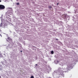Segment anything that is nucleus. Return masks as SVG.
I'll return each mask as SVG.
<instances>
[{
	"mask_svg": "<svg viewBox=\"0 0 78 78\" xmlns=\"http://www.w3.org/2000/svg\"><path fill=\"white\" fill-rule=\"evenodd\" d=\"M5 9V6L4 5H0V9Z\"/></svg>",
	"mask_w": 78,
	"mask_h": 78,
	"instance_id": "obj_1",
	"label": "nucleus"
},
{
	"mask_svg": "<svg viewBox=\"0 0 78 78\" xmlns=\"http://www.w3.org/2000/svg\"><path fill=\"white\" fill-rule=\"evenodd\" d=\"M7 39H8V40H9V41H12V40L11 39V38L9 37H8Z\"/></svg>",
	"mask_w": 78,
	"mask_h": 78,
	"instance_id": "obj_2",
	"label": "nucleus"
},
{
	"mask_svg": "<svg viewBox=\"0 0 78 78\" xmlns=\"http://www.w3.org/2000/svg\"><path fill=\"white\" fill-rule=\"evenodd\" d=\"M60 74H62L64 73V71L62 70H61L60 71Z\"/></svg>",
	"mask_w": 78,
	"mask_h": 78,
	"instance_id": "obj_3",
	"label": "nucleus"
},
{
	"mask_svg": "<svg viewBox=\"0 0 78 78\" xmlns=\"http://www.w3.org/2000/svg\"><path fill=\"white\" fill-rule=\"evenodd\" d=\"M51 53L52 54V55L54 54V51H51Z\"/></svg>",
	"mask_w": 78,
	"mask_h": 78,
	"instance_id": "obj_4",
	"label": "nucleus"
},
{
	"mask_svg": "<svg viewBox=\"0 0 78 78\" xmlns=\"http://www.w3.org/2000/svg\"><path fill=\"white\" fill-rule=\"evenodd\" d=\"M2 26H3V23H1L0 25V27H2Z\"/></svg>",
	"mask_w": 78,
	"mask_h": 78,
	"instance_id": "obj_5",
	"label": "nucleus"
},
{
	"mask_svg": "<svg viewBox=\"0 0 78 78\" xmlns=\"http://www.w3.org/2000/svg\"><path fill=\"white\" fill-rule=\"evenodd\" d=\"M16 5H20V3L19 2H18V3H16Z\"/></svg>",
	"mask_w": 78,
	"mask_h": 78,
	"instance_id": "obj_6",
	"label": "nucleus"
},
{
	"mask_svg": "<svg viewBox=\"0 0 78 78\" xmlns=\"http://www.w3.org/2000/svg\"><path fill=\"white\" fill-rule=\"evenodd\" d=\"M48 7H49V8L50 9H51V6H49Z\"/></svg>",
	"mask_w": 78,
	"mask_h": 78,
	"instance_id": "obj_7",
	"label": "nucleus"
},
{
	"mask_svg": "<svg viewBox=\"0 0 78 78\" xmlns=\"http://www.w3.org/2000/svg\"><path fill=\"white\" fill-rule=\"evenodd\" d=\"M31 78H34V76H31Z\"/></svg>",
	"mask_w": 78,
	"mask_h": 78,
	"instance_id": "obj_8",
	"label": "nucleus"
},
{
	"mask_svg": "<svg viewBox=\"0 0 78 78\" xmlns=\"http://www.w3.org/2000/svg\"><path fill=\"white\" fill-rule=\"evenodd\" d=\"M7 41L8 42H9V41L8 40H7Z\"/></svg>",
	"mask_w": 78,
	"mask_h": 78,
	"instance_id": "obj_9",
	"label": "nucleus"
},
{
	"mask_svg": "<svg viewBox=\"0 0 78 78\" xmlns=\"http://www.w3.org/2000/svg\"><path fill=\"white\" fill-rule=\"evenodd\" d=\"M56 41H58V39H56Z\"/></svg>",
	"mask_w": 78,
	"mask_h": 78,
	"instance_id": "obj_10",
	"label": "nucleus"
},
{
	"mask_svg": "<svg viewBox=\"0 0 78 78\" xmlns=\"http://www.w3.org/2000/svg\"><path fill=\"white\" fill-rule=\"evenodd\" d=\"M58 3H58L57 4V5H58Z\"/></svg>",
	"mask_w": 78,
	"mask_h": 78,
	"instance_id": "obj_11",
	"label": "nucleus"
},
{
	"mask_svg": "<svg viewBox=\"0 0 78 78\" xmlns=\"http://www.w3.org/2000/svg\"><path fill=\"white\" fill-rule=\"evenodd\" d=\"M35 65L36 66H37V64H36Z\"/></svg>",
	"mask_w": 78,
	"mask_h": 78,
	"instance_id": "obj_12",
	"label": "nucleus"
},
{
	"mask_svg": "<svg viewBox=\"0 0 78 78\" xmlns=\"http://www.w3.org/2000/svg\"><path fill=\"white\" fill-rule=\"evenodd\" d=\"M0 78H2V77H1V76H0Z\"/></svg>",
	"mask_w": 78,
	"mask_h": 78,
	"instance_id": "obj_13",
	"label": "nucleus"
},
{
	"mask_svg": "<svg viewBox=\"0 0 78 78\" xmlns=\"http://www.w3.org/2000/svg\"><path fill=\"white\" fill-rule=\"evenodd\" d=\"M20 52H22V51H20Z\"/></svg>",
	"mask_w": 78,
	"mask_h": 78,
	"instance_id": "obj_14",
	"label": "nucleus"
},
{
	"mask_svg": "<svg viewBox=\"0 0 78 78\" xmlns=\"http://www.w3.org/2000/svg\"><path fill=\"white\" fill-rule=\"evenodd\" d=\"M2 2L1 1H0V2Z\"/></svg>",
	"mask_w": 78,
	"mask_h": 78,
	"instance_id": "obj_15",
	"label": "nucleus"
},
{
	"mask_svg": "<svg viewBox=\"0 0 78 78\" xmlns=\"http://www.w3.org/2000/svg\"><path fill=\"white\" fill-rule=\"evenodd\" d=\"M58 62H59V61H58Z\"/></svg>",
	"mask_w": 78,
	"mask_h": 78,
	"instance_id": "obj_16",
	"label": "nucleus"
}]
</instances>
